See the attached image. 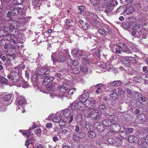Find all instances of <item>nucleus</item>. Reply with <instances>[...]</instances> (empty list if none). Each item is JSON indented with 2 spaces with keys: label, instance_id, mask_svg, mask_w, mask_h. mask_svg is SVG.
Returning <instances> with one entry per match:
<instances>
[{
  "label": "nucleus",
  "instance_id": "5701e85b",
  "mask_svg": "<svg viewBox=\"0 0 148 148\" xmlns=\"http://www.w3.org/2000/svg\"><path fill=\"white\" fill-rule=\"evenodd\" d=\"M76 121L77 123H81V125L82 127H83L84 125L83 123H82L84 122L83 121H82V115L80 113L77 114L76 116Z\"/></svg>",
  "mask_w": 148,
  "mask_h": 148
},
{
  "label": "nucleus",
  "instance_id": "a19ab883",
  "mask_svg": "<svg viewBox=\"0 0 148 148\" xmlns=\"http://www.w3.org/2000/svg\"><path fill=\"white\" fill-rule=\"evenodd\" d=\"M110 96L112 98L113 100H115L118 99V96L117 94L115 93H113L110 95Z\"/></svg>",
  "mask_w": 148,
  "mask_h": 148
},
{
  "label": "nucleus",
  "instance_id": "6ab92c4d",
  "mask_svg": "<svg viewBox=\"0 0 148 148\" xmlns=\"http://www.w3.org/2000/svg\"><path fill=\"white\" fill-rule=\"evenodd\" d=\"M95 128L97 131L101 132L104 129L103 125L99 122H95L94 125Z\"/></svg>",
  "mask_w": 148,
  "mask_h": 148
},
{
  "label": "nucleus",
  "instance_id": "9d476101",
  "mask_svg": "<svg viewBox=\"0 0 148 148\" xmlns=\"http://www.w3.org/2000/svg\"><path fill=\"white\" fill-rule=\"evenodd\" d=\"M89 116L92 119L96 120L101 118L100 115L99 113V111L97 110H94L91 111L89 114Z\"/></svg>",
  "mask_w": 148,
  "mask_h": 148
},
{
  "label": "nucleus",
  "instance_id": "6e6552de",
  "mask_svg": "<svg viewBox=\"0 0 148 148\" xmlns=\"http://www.w3.org/2000/svg\"><path fill=\"white\" fill-rule=\"evenodd\" d=\"M147 117L146 114H140L136 117V122L139 124H143L147 121Z\"/></svg>",
  "mask_w": 148,
  "mask_h": 148
},
{
  "label": "nucleus",
  "instance_id": "0eeeda50",
  "mask_svg": "<svg viewBox=\"0 0 148 148\" xmlns=\"http://www.w3.org/2000/svg\"><path fill=\"white\" fill-rule=\"evenodd\" d=\"M114 111L112 114H109V115L111 116L108 119H105L102 121L103 125L107 127L110 126L112 123L115 122V117L112 116L114 114Z\"/></svg>",
  "mask_w": 148,
  "mask_h": 148
},
{
  "label": "nucleus",
  "instance_id": "c756f323",
  "mask_svg": "<svg viewBox=\"0 0 148 148\" xmlns=\"http://www.w3.org/2000/svg\"><path fill=\"white\" fill-rule=\"evenodd\" d=\"M25 16V11H21V14H20V16L18 17V19L19 20L22 19L23 21H25L26 19L27 18L24 17Z\"/></svg>",
  "mask_w": 148,
  "mask_h": 148
},
{
  "label": "nucleus",
  "instance_id": "20e7f679",
  "mask_svg": "<svg viewBox=\"0 0 148 148\" xmlns=\"http://www.w3.org/2000/svg\"><path fill=\"white\" fill-rule=\"evenodd\" d=\"M71 53L73 56L75 58H78L83 56L82 58H86L88 56V55L82 50H80L77 49H74L72 51Z\"/></svg>",
  "mask_w": 148,
  "mask_h": 148
},
{
  "label": "nucleus",
  "instance_id": "72a5a7b5",
  "mask_svg": "<svg viewBox=\"0 0 148 148\" xmlns=\"http://www.w3.org/2000/svg\"><path fill=\"white\" fill-rule=\"evenodd\" d=\"M135 9L133 7L130 6L127 8L126 12L127 14H130L134 11Z\"/></svg>",
  "mask_w": 148,
  "mask_h": 148
},
{
  "label": "nucleus",
  "instance_id": "412c9836",
  "mask_svg": "<svg viewBox=\"0 0 148 148\" xmlns=\"http://www.w3.org/2000/svg\"><path fill=\"white\" fill-rule=\"evenodd\" d=\"M12 33H9V35H10V40H8V38H9L8 37V34H6V35H5V38H4V39L5 40H7L8 41H10V42H13V43L14 44H16L17 43V39L15 37L14 38H11V35L12 34Z\"/></svg>",
  "mask_w": 148,
  "mask_h": 148
},
{
  "label": "nucleus",
  "instance_id": "f257e3e1",
  "mask_svg": "<svg viewBox=\"0 0 148 148\" xmlns=\"http://www.w3.org/2000/svg\"><path fill=\"white\" fill-rule=\"evenodd\" d=\"M18 22L15 20H10L9 22L8 25L9 27H6L5 25H3L2 26V29H3L5 33L6 34H8V40H10V35H9V33H12L14 30V34L13 32L12 34L14 35H16L15 34H17L18 31L16 30V29L17 28L18 26Z\"/></svg>",
  "mask_w": 148,
  "mask_h": 148
},
{
  "label": "nucleus",
  "instance_id": "69168bd1",
  "mask_svg": "<svg viewBox=\"0 0 148 148\" xmlns=\"http://www.w3.org/2000/svg\"><path fill=\"white\" fill-rule=\"evenodd\" d=\"M23 135L25 137L27 138L29 137L30 135V132L28 131L27 132H24L23 133Z\"/></svg>",
  "mask_w": 148,
  "mask_h": 148
},
{
  "label": "nucleus",
  "instance_id": "6e6d98bb",
  "mask_svg": "<svg viewBox=\"0 0 148 148\" xmlns=\"http://www.w3.org/2000/svg\"><path fill=\"white\" fill-rule=\"evenodd\" d=\"M140 78L145 81L147 78V75L145 74H142L140 75Z\"/></svg>",
  "mask_w": 148,
  "mask_h": 148
},
{
  "label": "nucleus",
  "instance_id": "bb28decb",
  "mask_svg": "<svg viewBox=\"0 0 148 148\" xmlns=\"http://www.w3.org/2000/svg\"><path fill=\"white\" fill-rule=\"evenodd\" d=\"M6 106L4 101H0V110L1 111H5L6 108Z\"/></svg>",
  "mask_w": 148,
  "mask_h": 148
},
{
  "label": "nucleus",
  "instance_id": "a211bd4d",
  "mask_svg": "<svg viewBox=\"0 0 148 148\" xmlns=\"http://www.w3.org/2000/svg\"><path fill=\"white\" fill-rule=\"evenodd\" d=\"M134 23L132 22L129 23L127 22H124L122 24V26L124 29H130L133 28Z\"/></svg>",
  "mask_w": 148,
  "mask_h": 148
},
{
  "label": "nucleus",
  "instance_id": "5fc2aeb1",
  "mask_svg": "<svg viewBox=\"0 0 148 148\" xmlns=\"http://www.w3.org/2000/svg\"><path fill=\"white\" fill-rule=\"evenodd\" d=\"M69 85L66 84H64L61 87V89H63L64 90H66L69 87Z\"/></svg>",
  "mask_w": 148,
  "mask_h": 148
},
{
  "label": "nucleus",
  "instance_id": "864d4df0",
  "mask_svg": "<svg viewBox=\"0 0 148 148\" xmlns=\"http://www.w3.org/2000/svg\"><path fill=\"white\" fill-rule=\"evenodd\" d=\"M5 20L2 16H0V29H2V24L4 22Z\"/></svg>",
  "mask_w": 148,
  "mask_h": 148
},
{
  "label": "nucleus",
  "instance_id": "09e8293b",
  "mask_svg": "<svg viewBox=\"0 0 148 148\" xmlns=\"http://www.w3.org/2000/svg\"><path fill=\"white\" fill-rule=\"evenodd\" d=\"M23 0H13V3L16 5L21 4L23 3Z\"/></svg>",
  "mask_w": 148,
  "mask_h": 148
},
{
  "label": "nucleus",
  "instance_id": "4468645a",
  "mask_svg": "<svg viewBox=\"0 0 148 148\" xmlns=\"http://www.w3.org/2000/svg\"><path fill=\"white\" fill-rule=\"evenodd\" d=\"M119 47L124 52L128 53H132V52L127 45L124 43H121L119 44Z\"/></svg>",
  "mask_w": 148,
  "mask_h": 148
},
{
  "label": "nucleus",
  "instance_id": "a18cd8bd",
  "mask_svg": "<svg viewBox=\"0 0 148 148\" xmlns=\"http://www.w3.org/2000/svg\"><path fill=\"white\" fill-rule=\"evenodd\" d=\"M98 32L99 34L102 36H105L106 35V34L105 32L102 29H99L98 30Z\"/></svg>",
  "mask_w": 148,
  "mask_h": 148
},
{
  "label": "nucleus",
  "instance_id": "aec40b11",
  "mask_svg": "<svg viewBox=\"0 0 148 148\" xmlns=\"http://www.w3.org/2000/svg\"><path fill=\"white\" fill-rule=\"evenodd\" d=\"M16 101L19 105H24L26 102V100L23 96H19L17 97Z\"/></svg>",
  "mask_w": 148,
  "mask_h": 148
},
{
  "label": "nucleus",
  "instance_id": "3c124183",
  "mask_svg": "<svg viewBox=\"0 0 148 148\" xmlns=\"http://www.w3.org/2000/svg\"><path fill=\"white\" fill-rule=\"evenodd\" d=\"M84 11V7L82 6H80L78 8V12L79 14H81Z\"/></svg>",
  "mask_w": 148,
  "mask_h": 148
},
{
  "label": "nucleus",
  "instance_id": "0e129e2a",
  "mask_svg": "<svg viewBox=\"0 0 148 148\" xmlns=\"http://www.w3.org/2000/svg\"><path fill=\"white\" fill-rule=\"evenodd\" d=\"M60 125H61L62 126H64L66 125L65 122L63 120H62L61 119V120H60V121L58 123Z\"/></svg>",
  "mask_w": 148,
  "mask_h": 148
},
{
  "label": "nucleus",
  "instance_id": "bf43d9fd",
  "mask_svg": "<svg viewBox=\"0 0 148 148\" xmlns=\"http://www.w3.org/2000/svg\"><path fill=\"white\" fill-rule=\"evenodd\" d=\"M112 11V8H108V7L105 10L104 12L106 14H108L111 12Z\"/></svg>",
  "mask_w": 148,
  "mask_h": 148
},
{
  "label": "nucleus",
  "instance_id": "8fccbe9b",
  "mask_svg": "<svg viewBox=\"0 0 148 148\" xmlns=\"http://www.w3.org/2000/svg\"><path fill=\"white\" fill-rule=\"evenodd\" d=\"M80 69L82 71L84 72H87L88 70V69L87 67L85 65L81 66Z\"/></svg>",
  "mask_w": 148,
  "mask_h": 148
},
{
  "label": "nucleus",
  "instance_id": "052dcab7",
  "mask_svg": "<svg viewBox=\"0 0 148 148\" xmlns=\"http://www.w3.org/2000/svg\"><path fill=\"white\" fill-rule=\"evenodd\" d=\"M13 15V14L11 12V11L10 12L8 11L7 14V17L10 18V20L12 19V18L11 16Z\"/></svg>",
  "mask_w": 148,
  "mask_h": 148
},
{
  "label": "nucleus",
  "instance_id": "a878e982",
  "mask_svg": "<svg viewBox=\"0 0 148 148\" xmlns=\"http://www.w3.org/2000/svg\"><path fill=\"white\" fill-rule=\"evenodd\" d=\"M117 4V2L113 0H111L107 4V6L108 7L112 8V7L116 5Z\"/></svg>",
  "mask_w": 148,
  "mask_h": 148
},
{
  "label": "nucleus",
  "instance_id": "dca6fc26",
  "mask_svg": "<svg viewBox=\"0 0 148 148\" xmlns=\"http://www.w3.org/2000/svg\"><path fill=\"white\" fill-rule=\"evenodd\" d=\"M114 122L112 123L110 126V130L112 132H118L120 130L121 127L119 124Z\"/></svg>",
  "mask_w": 148,
  "mask_h": 148
},
{
  "label": "nucleus",
  "instance_id": "f03ea898",
  "mask_svg": "<svg viewBox=\"0 0 148 148\" xmlns=\"http://www.w3.org/2000/svg\"><path fill=\"white\" fill-rule=\"evenodd\" d=\"M70 57V55L67 51L63 50H59L56 52L53 53L51 56L52 59L57 60L58 62L64 61L66 60V56Z\"/></svg>",
  "mask_w": 148,
  "mask_h": 148
},
{
  "label": "nucleus",
  "instance_id": "b1692460",
  "mask_svg": "<svg viewBox=\"0 0 148 148\" xmlns=\"http://www.w3.org/2000/svg\"><path fill=\"white\" fill-rule=\"evenodd\" d=\"M93 99L91 98H88L87 99H86L85 102V103H86V108H87V110H89V108L88 107L89 106L92 104V100Z\"/></svg>",
  "mask_w": 148,
  "mask_h": 148
},
{
  "label": "nucleus",
  "instance_id": "393cba45",
  "mask_svg": "<svg viewBox=\"0 0 148 148\" xmlns=\"http://www.w3.org/2000/svg\"><path fill=\"white\" fill-rule=\"evenodd\" d=\"M123 84V82L120 80L115 81L111 82V84L114 86H118Z\"/></svg>",
  "mask_w": 148,
  "mask_h": 148
},
{
  "label": "nucleus",
  "instance_id": "39448f33",
  "mask_svg": "<svg viewBox=\"0 0 148 148\" xmlns=\"http://www.w3.org/2000/svg\"><path fill=\"white\" fill-rule=\"evenodd\" d=\"M7 78L10 81H12L13 82L16 83L19 80V74L18 71H12L10 75L7 76Z\"/></svg>",
  "mask_w": 148,
  "mask_h": 148
},
{
  "label": "nucleus",
  "instance_id": "473e14b6",
  "mask_svg": "<svg viewBox=\"0 0 148 148\" xmlns=\"http://www.w3.org/2000/svg\"><path fill=\"white\" fill-rule=\"evenodd\" d=\"M88 137L90 138H93L96 136V133L93 131H89L88 133Z\"/></svg>",
  "mask_w": 148,
  "mask_h": 148
},
{
  "label": "nucleus",
  "instance_id": "1a4fd4ad",
  "mask_svg": "<svg viewBox=\"0 0 148 148\" xmlns=\"http://www.w3.org/2000/svg\"><path fill=\"white\" fill-rule=\"evenodd\" d=\"M127 139L130 143L136 144L138 146L141 145L143 144L142 141L140 143L138 137L134 134L130 136Z\"/></svg>",
  "mask_w": 148,
  "mask_h": 148
},
{
  "label": "nucleus",
  "instance_id": "de8ad7c7",
  "mask_svg": "<svg viewBox=\"0 0 148 148\" xmlns=\"http://www.w3.org/2000/svg\"><path fill=\"white\" fill-rule=\"evenodd\" d=\"M6 58L7 59V62L8 63L10 62V60L12 59L13 60L14 57L12 55H6Z\"/></svg>",
  "mask_w": 148,
  "mask_h": 148
},
{
  "label": "nucleus",
  "instance_id": "e2e57ef3",
  "mask_svg": "<svg viewBox=\"0 0 148 148\" xmlns=\"http://www.w3.org/2000/svg\"><path fill=\"white\" fill-rule=\"evenodd\" d=\"M71 63L72 65L75 66L78 65L79 64V62L75 60L74 61L72 60Z\"/></svg>",
  "mask_w": 148,
  "mask_h": 148
},
{
  "label": "nucleus",
  "instance_id": "7c9ffc66",
  "mask_svg": "<svg viewBox=\"0 0 148 148\" xmlns=\"http://www.w3.org/2000/svg\"><path fill=\"white\" fill-rule=\"evenodd\" d=\"M55 85H57V84L55 82H53L52 85H48L47 86V88L49 90L53 91L55 89Z\"/></svg>",
  "mask_w": 148,
  "mask_h": 148
},
{
  "label": "nucleus",
  "instance_id": "774afa93",
  "mask_svg": "<svg viewBox=\"0 0 148 148\" xmlns=\"http://www.w3.org/2000/svg\"><path fill=\"white\" fill-rule=\"evenodd\" d=\"M123 65L125 66L130 67V64L129 61L126 60Z\"/></svg>",
  "mask_w": 148,
  "mask_h": 148
},
{
  "label": "nucleus",
  "instance_id": "f8f14e48",
  "mask_svg": "<svg viewBox=\"0 0 148 148\" xmlns=\"http://www.w3.org/2000/svg\"><path fill=\"white\" fill-rule=\"evenodd\" d=\"M49 69L48 67H45L39 69L38 71V74L41 76V78L43 79L45 78L46 75H48V70Z\"/></svg>",
  "mask_w": 148,
  "mask_h": 148
},
{
  "label": "nucleus",
  "instance_id": "2f4dec72",
  "mask_svg": "<svg viewBox=\"0 0 148 148\" xmlns=\"http://www.w3.org/2000/svg\"><path fill=\"white\" fill-rule=\"evenodd\" d=\"M120 136L123 138L125 139H127L128 136L127 135V133L125 132L121 131L119 133Z\"/></svg>",
  "mask_w": 148,
  "mask_h": 148
},
{
  "label": "nucleus",
  "instance_id": "338daca9",
  "mask_svg": "<svg viewBox=\"0 0 148 148\" xmlns=\"http://www.w3.org/2000/svg\"><path fill=\"white\" fill-rule=\"evenodd\" d=\"M53 126V124L51 123H47L46 124V126L47 128L48 129H50Z\"/></svg>",
  "mask_w": 148,
  "mask_h": 148
},
{
  "label": "nucleus",
  "instance_id": "c85d7f7f",
  "mask_svg": "<svg viewBox=\"0 0 148 148\" xmlns=\"http://www.w3.org/2000/svg\"><path fill=\"white\" fill-rule=\"evenodd\" d=\"M63 114L65 117H69L71 113V111L68 109H65L62 111Z\"/></svg>",
  "mask_w": 148,
  "mask_h": 148
},
{
  "label": "nucleus",
  "instance_id": "79ce46f5",
  "mask_svg": "<svg viewBox=\"0 0 148 148\" xmlns=\"http://www.w3.org/2000/svg\"><path fill=\"white\" fill-rule=\"evenodd\" d=\"M6 34L5 33L4 30L3 29H1L0 30V38H5V35H6Z\"/></svg>",
  "mask_w": 148,
  "mask_h": 148
},
{
  "label": "nucleus",
  "instance_id": "ea45409f",
  "mask_svg": "<svg viewBox=\"0 0 148 148\" xmlns=\"http://www.w3.org/2000/svg\"><path fill=\"white\" fill-rule=\"evenodd\" d=\"M32 139H29L25 141V145L27 146L28 148H29V145H32Z\"/></svg>",
  "mask_w": 148,
  "mask_h": 148
},
{
  "label": "nucleus",
  "instance_id": "423d86ee",
  "mask_svg": "<svg viewBox=\"0 0 148 148\" xmlns=\"http://www.w3.org/2000/svg\"><path fill=\"white\" fill-rule=\"evenodd\" d=\"M7 10H8L9 8L10 9V11H11L13 15H19V16L21 12L24 11L22 10L23 8V6L22 7H19L18 6H17V5H16L15 6L11 7L7 6Z\"/></svg>",
  "mask_w": 148,
  "mask_h": 148
},
{
  "label": "nucleus",
  "instance_id": "c03bdc74",
  "mask_svg": "<svg viewBox=\"0 0 148 148\" xmlns=\"http://www.w3.org/2000/svg\"><path fill=\"white\" fill-rule=\"evenodd\" d=\"M99 108L100 110L104 112L105 111V110L106 109L105 105L102 104L99 106Z\"/></svg>",
  "mask_w": 148,
  "mask_h": 148
},
{
  "label": "nucleus",
  "instance_id": "13d9d810",
  "mask_svg": "<svg viewBox=\"0 0 148 148\" xmlns=\"http://www.w3.org/2000/svg\"><path fill=\"white\" fill-rule=\"evenodd\" d=\"M95 52L96 56L98 58H99L100 57L99 54V50L98 49H95Z\"/></svg>",
  "mask_w": 148,
  "mask_h": 148
},
{
  "label": "nucleus",
  "instance_id": "2eb2a0df",
  "mask_svg": "<svg viewBox=\"0 0 148 148\" xmlns=\"http://www.w3.org/2000/svg\"><path fill=\"white\" fill-rule=\"evenodd\" d=\"M76 89L75 88H73L69 90L67 94H65L64 92L63 93V95L62 96H60L62 100H63V98L65 97L68 98V99L73 94L76 92Z\"/></svg>",
  "mask_w": 148,
  "mask_h": 148
},
{
  "label": "nucleus",
  "instance_id": "49530a36",
  "mask_svg": "<svg viewBox=\"0 0 148 148\" xmlns=\"http://www.w3.org/2000/svg\"><path fill=\"white\" fill-rule=\"evenodd\" d=\"M22 87L24 88L28 87L29 86V84L25 81H22Z\"/></svg>",
  "mask_w": 148,
  "mask_h": 148
},
{
  "label": "nucleus",
  "instance_id": "c9c22d12",
  "mask_svg": "<svg viewBox=\"0 0 148 148\" xmlns=\"http://www.w3.org/2000/svg\"><path fill=\"white\" fill-rule=\"evenodd\" d=\"M0 82L2 84H6L8 82V80L4 77H0Z\"/></svg>",
  "mask_w": 148,
  "mask_h": 148
},
{
  "label": "nucleus",
  "instance_id": "603ef678",
  "mask_svg": "<svg viewBox=\"0 0 148 148\" xmlns=\"http://www.w3.org/2000/svg\"><path fill=\"white\" fill-rule=\"evenodd\" d=\"M115 52L117 53H120L121 51V49H120V47H119V45H118L115 48Z\"/></svg>",
  "mask_w": 148,
  "mask_h": 148
},
{
  "label": "nucleus",
  "instance_id": "f3484780",
  "mask_svg": "<svg viewBox=\"0 0 148 148\" xmlns=\"http://www.w3.org/2000/svg\"><path fill=\"white\" fill-rule=\"evenodd\" d=\"M132 118V117L130 114L123 113L122 114L120 117L121 120L123 122L129 121Z\"/></svg>",
  "mask_w": 148,
  "mask_h": 148
},
{
  "label": "nucleus",
  "instance_id": "680f3d73",
  "mask_svg": "<svg viewBox=\"0 0 148 148\" xmlns=\"http://www.w3.org/2000/svg\"><path fill=\"white\" fill-rule=\"evenodd\" d=\"M41 130L40 129L38 128L36 129L34 131V133L37 135H40Z\"/></svg>",
  "mask_w": 148,
  "mask_h": 148
},
{
  "label": "nucleus",
  "instance_id": "58836bf2",
  "mask_svg": "<svg viewBox=\"0 0 148 148\" xmlns=\"http://www.w3.org/2000/svg\"><path fill=\"white\" fill-rule=\"evenodd\" d=\"M136 106L139 108H142L143 107L142 102L139 100H137L135 103Z\"/></svg>",
  "mask_w": 148,
  "mask_h": 148
},
{
  "label": "nucleus",
  "instance_id": "7ed1b4c3",
  "mask_svg": "<svg viewBox=\"0 0 148 148\" xmlns=\"http://www.w3.org/2000/svg\"><path fill=\"white\" fill-rule=\"evenodd\" d=\"M71 108L73 110L75 109L80 111L84 110V112L87 110V108H86L85 104L81 101L73 102L71 104Z\"/></svg>",
  "mask_w": 148,
  "mask_h": 148
},
{
  "label": "nucleus",
  "instance_id": "ddd939ff",
  "mask_svg": "<svg viewBox=\"0 0 148 148\" xmlns=\"http://www.w3.org/2000/svg\"><path fill=\"white\" fill-rule=\"evenodd\" d=\"M85 136L84 133L83 132H80L79 134L75 132L73 133L72 138L73 140L76 141H79L81 138L84 137Z\"/></svg>",
  "mask_w": 148,
  "mask_h": 148
},
{
  "label": "nucleus",
  "instance_id": "f704fd0d",
  "mask_svg": "<svg viewBox=\"0 0 148 148\" xmlns=\"http://www.w3.org/2000/svg\"><path fill=\"white\" fill-rule=\"evenodd\" d=\"M38 78V75L37 74H34L32 76L31 78L32 82L33 83L34 85L35 84V83H36L37 79Z\"/></svg>",
  "mask_w": 148,
  "mask_h": 148
},
{
  "label": "nucleus",
  "instance_id": "4c0bfd02",
  "mask_svg": "<svg viewBox=\"0 0 148 148\" xmlns=\"http://www.w3.org/2000/svg\"><path fill=\"white\" fill-rule=\"evenodd\" d=\"M85 126L86 129L88 131L90 130L92 128V127L91 123L89 122H86Z\"/></svg>",
  "mask_w": 148,
  "mask_h": 148
},
{
  "label": "nucleus",
  "instance_id": "e433bc0d",
  "mask_svg": "<svg viewBox=\"0 0 148 148\" xmlns=\"http://www.w3.org/2000/svg\"><path fill=\"white\" fill-rule=\"evenodd\" d=\"M61 119H62V118L61 116H55L52 119V121L56 123H58L61 120Z\"/></svg>",
  "mask_w": 148,
  "mask_h": 148
},
{
  "label": "nucleus",
  "instance_id": "37998d69",
  "mask_svg": "<svg viewBox=\"0 0 148 148\" xmlns=\"http://www.w3.org/2000/svg\"><path fill=\"white\" fill-rule=\"evenodd\" d=\"M11 97V95L8 94L5 95L3 97V99L5 101H9Z\"/></svg>",
  "mask_w": 148,
  "mask_h": 148
},
{
  "label": "nucleus",
  "instance_id": "4be33fe9",
  "mask_svg": "<svg viewBox=\"0 0 148 148\" xmlns=\"http://www.w3.org/2000/svg\"><path fill=\"white\" fill-rule=\"evenodd\" d=\"M45 77V78L44 79L42 82V84H45L46 82H47V83H50L53 81L54 79L53 77L49 76L48 75H46Z\"/></svg>",
  "mask_w": 148,
  "mask_h": 148
},
{
  "label": "nucleus",
  "instance_id": "4d7b16f0",
  "mask_svg": "<svg viewBox=\"0 0 148 148\" xmlns=\"http://www.w3.org/2000/svg\"><path fill=\"white\" fill-rule=\"evenodd\" d=\"M84 25L83 23L82 24V26L83 27V29L85 30H86L87 29L88 27V24L87 22H85Z\"/></svg>",
  "mask_w": 148,
  "mask_h": 148
},
{
  "label": "nucleus",
  "instance_id": "cd10ccee",
  "mask_svg": "<svg viewBox=\"0 0 148 148\" xmlns=\"http://www.w3.org/2000/svg\"><path fill=\"white\" fill-rule=\"evenodd\" d=\"M87 93H85L83 94L80 96L79 97V101H81L82 102H83L84 103H85L86 99H87L86 95Z\"/></svg>",
  "mask_w": 148,
  "mask_h": 148
},
{
  "label": "nucleus",
  "instance_id": "9b49d317",
  "mask_svg": "<svg viewBox=\"0 0 148 148\" xmlns=\"http://www.w3.org/2000/svg\"><path fill=\"white\" fill-rule=\"evenodd\" d=\"M133 29L131 32L132 34L134 36H136L139 34V33L141 30V28H140L139 25H136V23L134 24L133 28H132L130 30Z\"/></svg>",
  "mask_w": 148,
  "mask_h": 148
}]
</instances>
